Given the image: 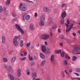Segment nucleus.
<instances>
[{"label": "nucleus", "mask_w": 80, "mask_h": 80, "mask_svg": "<svg viewBox=\"0 0 80 80\" xmlns=\"http://www.w3.org/2000/svg\"><path fill=\"white\" fill-rule=\"evenodd\" d=\"M10 72H11V73H14V71L13 70H10Z\"/></svg>", "instance_id": "603ef678"}, {"label": "nucleus", "mask_w": 80, "mask_h": 80, "mask_svg": "<svg viewBox=\"0 0 80 80\" xmlns=\"http://www.w3.org/2000/svg\"><path fill=\"white\" fill-rule=\"evenodd\" d=\"M47 79L48 80H50V78H49V77H48L47 78Z\"/></svg>", "instance_id": "13d9d810"}, {"label": "nucleus", "mask_w": 80, "mask_h": 80, "mask_svg": "<svg viewBox=\"0 0 80 80\" xmlns=\"http://www.w3.org/2000/svg\"><path fill=\"white\" fill-rule=\"evenodd\" d=\"M78 33H80V30L78 31Z\"/></svg>", "instance_id": "338daca9"}, {"label": "nucleus", "mask_w": 80, "mask_h": 80, "mask_svg": "<svg viewBox=\"0 0 80 80\" xmlns=\"http://www.w3.org/2000/svg\"><path fill=\"white\" fill-rule=\"evenodd\" d=\"M20 59L21 61H23V60H25L26 59V57H24L23 58H21Z\"/></svg>", "instance_id": "72a5a7b5"}, {"label": "nucleus", "mask_w": 80, "mask_h": 80, "mask_svg": "<svg viewBox=\"0 0 80 80\" xmlns=\"http://www.w3.org/2000/svg\"><path fill=\"white\" fill-rule=\"evenodd\" d=\"M40 20L41 22H44L45 20V16L44 15H42L40 17Z\"/></svg>", "instance_id": "423d86ee"}, {"label": "nucleus", "mask_w": 80, "mask_h": 80, "mask_svg": "<svg viewBox=\"0 0 80 80\" xmlns=\"http://www.w3.org/2000/svg\"><path fill=\"white\" fill-rule=\"evenodd\" d=\"M76 70H80V68H77L76 69Z\"/></svg>", "instance_id": "4d7b16f0"}, {"label": "nucleus", "mask_w": 80, "mask_h": 80, "mask_svg": "<svg viewBox=\"0 0 80 80\" xmlns=\"http://www.w3.org/2000/svg\"><path fill=\"white\" fill-rule=\"evenodd\" d=\"M15 28H17L18 30H19L20 32L22 33H24L23 30L20 28V26H19V25L18 24H15Z\"/></svg>", "instance_id": "20e7f679"}, {"label": "nucleus", "mask_w": 80, "mask_h": 80, "mask_svg": "<svg viewBox=\"0 0 80 80\" xmlns=\"http://www.w3.org/2000/svg\"><path fill=\"white\" fill-rule=\"evenodd\" d=\"M13 20L14 21H16V20H17V18H14L13 19Z\"/></svg>", "instance_id": "864d4df0"}, {"label": "nucleus", "mask_w": 80, "mask_h": 80, "mask_svg": "<svg viewBox=\"0 0 80 80\" xmlns=\"http://www.w3.org/2000/svg\"><path fill=\"white\" fill-rule=\"evenodd\" d=\"M63 63L65 65H67V61L64 60L63 62Z\"/></svg>", "instance_id": "a19ab883"}, {"label": "nucleus", "mask_w": 80, "mask_h": 80, "mask_svg": "<svg viewBox=\"0 0 80 80\" xmlns=\"http://www.w3.org/2000/svg\"><path fill=\"white\" fill-rule=\"evenodd\" d=\"M38 24L40 27L44 26V22L43 21H40L39 22Z\"/></svg>", "instance_id": "1a4fd4ad"}, {"label": "nucleus", "mask_w": 80, "mask_h": 80, "mask_svg": "<svg viewBox=\"0 0 80 80\" xmlns=\"http://www.w3.org/2000/svg\"><path fill=\"white\" fill-rule=\"evenodd\" d=\"M50 37H52L53 36V32H51L50 33Z\"/></svg>", "instance_id": "c03bdc74"}, {"label": "nucleus", "mask_w": 80, "mask_h": 80, "mask_svg": "<svg viewBox=\"0 0 80 80\" xmlns=\"http://www.w3.org/2000/svg\"><path fill=\"white\" fill-rule=\"evenodd\" d=\"M24 55H27V52H25L24 53Z\"/></svg>", "instance_id": "3c124183"}, {"label": "nucleus", "mask_w": 80, "mask_h": 80, "mask_svg": "<svg viewBox=\"0 0 80 80\" xmlns=\"http://www.w3.org/2000/svg\"><path fill=\"white\" fill-rule=\"evenodd\" d=\"M34 25L33 24L31 23L30 25V28L32 30H35V28H34Z\"/></svg>", "instance_id": "9b49d317"}, {"label": "nucleus", "mask_w": 80, "mask_h": 80, "mask_svg": "<svg viewBox=\"0 0 80 80\" xmlns=\"http://www.w3.org/2000/svg\"><path fill=\"white\" fill-rule=\"evenodd\" d=\"M18 76L19 77L22 75V71L21 70H18L17 71Z\"/></svg>", "instance_id": "9d476101"}, {"label": "nucleus", "mask_w": 80, "mask_h": 80, "mask_svg": "<svg viewBox=\"0 0 80 80\" xmlns=\"http://www.w3.org/2000/svg\"><path fill=\"white\" fill-rule=\"evenodd\" d=\"M7 61H8V59L6 58H3L2 60V62H7Z\"/></svg>", "instance_id": "a878e982"}, {"label": "nucleus", "mask_w": 80, "mask_h": 80, "mask_svg": "<svg viewBox=\"0 0 80 80\" xmlns=\"http://www.w3.org/2000/svg\"><path fill=\"white\" fill-rule=\"evenodd\" d=\"M62 7H67V5L66 4H62Z\"/></svg>", "instance_id": "79ce46f5"}, {"label": "nucleus", "mask_w": 80, "mask_h": 80, "mask_svg": "<svg viewBox=\"0 0 80 80\" xmlns=\"http://www.w3.org/2000/svg\"><path fill=\"white\" fill-rule=\"evenodd\" d=\"M32 76L33 78H35L36 77H37V73H36V72H32Z\"/></svg>", "instance_id": "f3484780"}, {"label": "nucleus", "mask_w": 80, "mask_h": 80, "mask_svg": "<svg viewBox=\"0 0 80 80\" xmlns=\"http://www.w3.org/2000/svg\"><path fill=\"white\" fill-rule=\"evenodd\" d=\"M67 16V13L66 12L64 11L62 13L61 15V17H62V18H65V17H66Z\"/></svg>", "instance_id": "0eeeda50"}, {"label": "nucleus", "mask_w": 80, "mask_h": 80, "mask_svg": "<svg viewBox=\"0 0 80 80\" xmlns=\"http://www.w3.org/2000/svg\"><path fill=\"white\" fill-rule=\"evenodd\" d=\"M62 75L63 77H65V73H64V71H62Z\"/></svg>", "instance_id": "58836bf2"}, {"label": "nucleus", "mask_w": 80, "mask_h": 80, "mask_svg": "<svg viewBox=\"0 0 80 80\" xmlns=\"http://www.w3.org/2000/svg\"><path fill=\"white\" fill-rule=\"evenodd\" d=\"M5 10H6V8H4L3 9V11H5Z\"/></svg>", "instance_id": "6e6d98bb"}, {"label": "nucleus", "mask_w": 80, "mask_h": 80, "mask_svg": "<svg viewBox=\"0 0 80 80\" xmlns=\"http://www.w3.org/2000/svg\"><path fill=\"white\" fill-rule=\"evenodd\" d=\"M59 38L62 39V40H63V39H64V37L63 35H59Z\"/></svg>", "instance_id": "c756f323"}, {"label": "nucleus", "mask_w": 80, "mask_h": 80, "mask_svg": "<svg viewBox=\"0 0 80 80\" xmlns=\"http://www.w3.org/2000/svg\"><path fill=\"white\" fill-rule=\"evenodd\" d=\"M6 5H9L10 3V1L9 0H8L6 2Z\"/></svg>", "instance_id": "473e14b6"}, {"label": "nucleus", "mask_w": 80, "mask_h": 80, "mask_svg": "<svg viewBox=\"0 0 80 80\" xmlns=\"http://www.w3.org/2000/svg\"><path fill=\"white\" fill-rule=\"evenodd\" d=\"M59 45H60V46H62V47H63V43L61 42L59 43Z\"/></svg>", "instance_id": "a18cd8bd"}, {"label": "nucleus", "mask_w": 80, "mask_h": 80, "mask_svg": "<svg viewBox=\"0 0 80 80\" xmlns=\"http://www.w3.org/2000/svg\"><path fill=\"white\" fill-rule=\"evenodd\" d=\"M67 24H69L70 23V20H68L67 21Z\"/></svg>", "instance_id": "09e8293b"}, {"label": "nucleus", "mask_w": 80, "mask_h": 80, "mask_svg": "<svg viewBox=\"0 0 80 80\" xmlns=\"http://www.w3.org/2000/svg\"><path fill=\"white\" fill-rule=\"evenodd\" d=\"M34 16L35 17H37V16H38V15L37 14V13L35 12L34 14Z\"/></svg>", "instance_id": "49530a36"}, {"label": "nucleus", "mask_w": 80, "mask_h": 80, "mask_svg": "<svg viewBox=\"0 0 80 80\" xmlns=\"http://www.w3.org/2000/svg\"><path fill=\"white\" fill-rule=\"evenodd\" d=\"M28 57L30 60L31 61L33 60V58H32V57L30 56V55H29Z\"/></svg>", "instance_id": "c9c22d12"}, {"label": "nucleus", "mask_w": 80, "mask_h": 80, "mask_svg": "<svg viewBox=\"0 0 80 80\" xmlns=\"http://www.w3.org/2000/svg\"><path fill=\"white\" fill-rule=\"evenodd\" d=\"M21 57H23V54H21Z\"/></svg>", "instance_id": "e2e57ef3"}, {"label": "nucleus", "mask_w": 80, "mask_h": 80, "mask_svg": "<svg viewBox=\"0 0 80 80\" xmlns=\"http://www.w3.org/2000/svg\"><path fill=\"white\" fill-rule=\"evenodd\" d=\"M16 80H20V79H19L18 78H16Z\"/></svg>", "instance_id": "680f3d73"}, {"label": "nucleus", "mask_w": 80, "mask_h": 80, "mask_svg": "<svg viewBox=\"0 0 80 80\" xmlns=\"http://www.w3.org/2000/svg\"><path fill=\"white\" fill-rule=\"evenodd\" d=\"M58 32H61V31H60V29H58Z\"/></svg>", "instance_id": "bf43d9fd"}, {"label": "nucleus", "mask_w": 80, "mask_h": 80, "mask_svg": "<svg viewBox=\"0 0 80 80\" xmlns=\"http://www.w3.org/2000/svg\"><path fill=\"white\" fill-rule=\"evenodd\" d=\"M18 38V36H16L13 39V44L15 47H18V42L17 41Z\"/></svg>", "instance_id": "f03ea898"}, {"label": "nucleus", "mask_w": 80, "mask_h": 80, "mask_svg": "<svg viewBox=\"0 0 80 80\" xmlns=\"http://www.w3.org/2000/svg\"><path fill=\"white\" fill-rule=\"evenodd\" d=\"M65 25H66V32H70L71 30H72V28H73V26L74 25V24L73 23H71L70 24V25L69 27H68V24H67V23H65Z\"/></svg>", "instance_id": "f257e3e1"}, {"label": "nucleus", "mask_w": 80, "mask_h": 80, "mask_svg": "<svg viewBox=\"0 0 80 80\" xmlns=\"http://www.w3.org/2000/svg\"><path fill=\"white\" fill-rule=\"evenodd\" d=\"M48 22H49V24H50V25H52V23L53 20L52 19H48Z\"/></svg>", "instance_id": "393cba45"}, {"label": "nucleus", "mask_w": 80, "mask_h": 80, "mask_svg": "<svg viewBox=\"0 0 80 80\" xmlns=\"http://www.w3.org/2000/svg\"><path fill=\"white\" fill-rule=\"evenodd\" d=\"M44 11L46 12H50V11L47 8H44Z\"/></svg>", "instance_id": "a211bd4d"}, {"label": "nucleus", "mask_w": 80, "mask_h": 80, "mask_svg": "<svg viewBox=\"0 0 80 80\" xmlns=\"http://www.w3.org/2000/svg\"><path fill=\"white\" fill-rule=\"evenodd\" d=\"M72 34L74 36H76V33L74 32H73Z\"/></svg>", "instance_id": "5fc2aeb1"}, {"label": "nucleus", "mask_w": 80, "mask_h": 80, "mask_svg": "<svg viewBox=\"0 0 80 80\" xmlns=\"http://www.w3.org/2000/svg\"><path fill=\"white\" fill-rule=\"evenodd\" d=\"M30 44H31V42H30L26 44V45H27V47H29L30 46Z\"/></svg>", "instance_id": "4c0bfd02"}, {"label": "nucleus", "mask_w": 80, "mask_h": 80, "mask_svg": "<svg viewBox=\"0 0 80 80\" xmlns=\"http://www.w3.org/2000/svg\"><path fill=\"white\" fill-rule=\"evenodd\" d=\"M42 50L43 52H46V47L44 45H42Z\"/></svg>", "instance_id": "6e6552de"}, {"label": "nucleus", "mask_w": 80, "mask_h": 80, "mask_svg": "<svg viewBox=\"0 0 80 80\" xmlns=\"http://www.w3.org/2000/svg\"><path fill=\"white\" fill-rule=\"evenodd\" d=\"M65 58L67 60H69V59H70V57L69 56L67 55V54L66 55Z\"/></svg>", "instance_id": "bb28decb"}, {"label": "nucleus", "mask_w": 80, "mask_h": 80, "mask_svg": "<svg viewBox=\"0 0 80 80\" xmlns=\"http://www.w3.org/2000/svg\"><path fill=\"white\" fill-rule=\"evenodd\" d=\"M67 43H72V41L71 40H67Z\"/></svg>", "instance_id": "e433bc0d"}, {"label": "nucleus", "mask_w": 80, "mask_h": 80, "mask_svg": "<svg viewBox=\"0 0 80 80\" xmlns=\"http://www.w3.org/2000/svg\"><path fill=\"white\" fill-rule=\"evenodd\" d=\"M2 43H5V36H2Z\"/></svg>", "instance_id": "f8f14e48"}, {"label": "nucleus", "mask_w": 80, "mask_h": 80, "mask_svg": "<svg viewBox=\"0 0 80 80\" xmlns=\"http://www.w3.org/2000/svg\"><path fill=\"white\" fill-rule=\"evenodd\" d=\"M37 47H39V44H38L37 45Z\"/></svg>", "instance_id": "0e129e2a"}, {"label": "nucleus", "mask_w": 80, "mask_h": 80, "mask_svg": "<svg viewBox=\"0 0 80 80\" xmlns=\"http://www.w3.org/2000/svg\"><path fill=\"white\" fill-rule=\"evenodd\" d=\"M41 38L43 40H48L50 38V35L47 34H43L41 36Z\"/></svg>", "instance_id": "7ed1b4c3"}, {"label": "nucleus", "mask_w": 80, "mask_h": 80, "mask_svg": "<svg viewBox=\"0 0 80 80\" xmlns=\"http://www.w3.org/2000/svg\"><path fill=\"white\" fill-rule=\"evenodd\" d=\"M65 21V20L64 19H63V18H62L61 19V23L62 24H63V23H64V22Z\"/></svg>", "instance_id": "c85d7f7f"}, {"label": "nucleus", "mask_w": 80, "mask_h": 80, "mask_svg": "<svg viewBox=\"0 0 80 80\" xmlns=\"http://www.w3.org/2000/svg\"><path fill=\"white\" fill-rule=\"evenodd\" d=\"M44 43H45V45H46H46H47V42L45 41L44 42Z\"/></svg>", "instance_id": "8fccbe9b"}, {"label": "nucleus", "mask_w": 80, "mask_h": 80, "mask_svg": "<svg viewBox=\"0 0 80 80\" xmlns=\"http://www.w3.org/2000/svg\"><path fill=\"white\" fill-rule=\"evenodd\" d=\"M54 55H52L51 57V62H53V61H54Z\"/></svg>", "instance_id": "aec40b11"}, {"label": "nucleus", "mask_w": 80, "mask_h": 80, "mask_svg": "<svg viewBox=\"0 0 80 80\" xmlns=\"http://www.w3.org/2000/svg\"><path fill=\"white\" fill-rule=\"evenodd\" d=\"M3 11V8L1 6H0V13H2Z\"/></svg>", "instance_id": "2f4dec72"}, {"label": "nucleus", "mask_w": 80, "mask_h": 80, "mask_svg": "<svg viewBox=\"0 0 80 80\" xmlns=\"http://www.w3.org/2000/svg\"><path fill=\"white\" fill-rule=\"evenodd\" d=\"M65 72H66V73H67V74H68V72H67V71H66V70H65Z\"/></svg>", "instance_id": "052dcab7"}, {"label": "nucleus", "mask_w": 80, "mask_h": 80, "mask_svg": "<svg viewBox=\"0 0 80 80\" xmlns=\"http://www.w3.org/2000/svg\"><path fill=\"white\" fill-rule=\"evenodd\" d=\"M74 73L75 74V75H76L77 76H79L80 75L79 74H78V73H77L76 72H74Z\"/></svg>", "instance_id": "de8ad7c7"}, {"label": "nucleus", "mask_w": 80, "mask_h": 80, "mask_svg": "<svg viewBox=\"0 0 80 80\" xmlns=\"http://www.w3.org/2000/svg\"><path fill=\"white\" fill-rule=\"evenodd\" d=\"M8 77H9V78H10L12 80H14V77H13V76L11 74H8Z\"/></svg>", "instance_id": "2eb2a0df"}, {"label": "nucleus", "mask_w": 80, "mask_h": 80, "mask_svg": "<svg viewBox=\"0 0 80 80\" xmlns=\"http://www.w3.org/2000/svg\"><path fill=\"white\" fill-rule=\"evenodd\" d=\"M27 10V8L25 6H23L22 8V10L23 11V12H25V11H26Z\"/></svg>", "instance_id": "412c9836"}, {"label": "nucleus", "mask_w": 80, "mask_h": 80, "mask_svg": "<svg viewBox=\"0 0 80 80\" xmlns=\"http://www.w3.org/2000/svg\"><path fill=\"white\" fill-rule=\"evenodd\" d=\"M30 74V71L27 70L26 74L28 76Z\"/></svg>", "instance_id": "7c9ffc66"}, {"label": "nucleus", "mask_w": 80, "mask_h": 80, "mask_svg": "<svg viewBox=\"0 0 80 80\" xmlns=\"http://www.w3.org/2000/svg\"><path fill=\"white\" fill-rule=\"evenodd\" d=\"M61 50H57L55 51V53H58V54H59L61 53Z\"/></svg>", "instance_id": "cd10ccee"}, {"label": "nucleus", "mask_w": 80, "mask_h": 80, "mask_svg": "<svg viewBox=\"0 0 80 80\" xmlns=\"http://www.w3.org/2000/svg\"><path fill=\"white\" fill-rule=\"evenodd\" d=\"M20 45L21 47H23V41L21 40L20 41Z\"/></svg>", "instance_id": "5701e85b"}, {"label": "nucleus", "mask_w": 80, "mask_h": 80, "mask_svg": "<svg viewBox=\"0 0 80 80\" xmlns=\"http://www.w3.org/2000/svg\"><path fill=\"white\" fill-rule=\"evenodd\" d=\"M75 54H80V52H78L77 53H75Z\"/></svg>", "instance_id": "69168bd1"}, {"label": "nucleus", "mask_w": 80, "mask_h": 80, "mask_svg": "<svg viewBox=\"0 0 80 80\" xmlns=\"http://www.w3.org/2000/svg\"><path fill=\"white\" fill-rule=\"evenodd\" d=\"M40 56L42 59H45V55H44L42 53H40Z\"/></svg>", "instance_id": "4468645a"}, {"label": "nucleus", "mask_w": 80, "mask_h": 80, "mask_svg": "<svg viewBox=\"0 0 80 80\" xmlns=\"http://www.w3.org/2000/svg\"><path fill=\"white\" fill-rule=\"evenodd\" d=\"M12 16H13V17H15L17 16V15H16V14H15L14 13L12 12Z\"/></svg>", "instance_id": "37998d69"}, {"label": "nucleus", "mask_w": 80, "mask_h": 80, "mask_svg": "<svg viewBox=\"0 0 80 80\" xmlns=\"http://www.w3.org/2000/svg\"><path fill=\"white\" fill-rule=\"evenodd\" d=\"M74 49L77 52H80V47L77 46H75L74 47Z\"/></svg>", "instance_id": "39448f33"}, {"label": "nucleus", "mask_w": 80, "mask_h": 80, "mask_svg": "<svg viewBox=\"0 0 80 80\" xmlns=\"http://www.w3.org/2000/svg\"><path fill=\"white\" fill-rule=\"evenodd\" d=\"M23 3H20L19 7V8H22V6L23 5Z\"/></svg>", "instance_id": "ea45409f"}, {"label": "nucleus", "mask_w": 80, "mask_h": 80, "mask_svg": "<svg viewBox=\"0 0 80 80\" xmlns=\"http://www.w3.org/2000/svg\"><path fill=\"white\" fill-rule=\"evenodd\" d=\"M32 80H36V79H35V78H34L32 79Z\"/></svg>", "instance_id": "774afa93"}, {"label": "nucleus", "mask_w": 80, "mask_h": 80, "mask_svg": "<svg viewBox=\"0 0 80 80\" xmlns=\"http://www.w3.org/2000/svg\"><path fill=\"white\" fill-rule=\"evenodd\" d=\"M46 63V61L45 60H44L41 62V66H43V65H45Z\"/></svg>", "instance_id": "6ab92c4d"}, {"label": "nucleus", "mask_w": 80, "mask_h": 80, "mask_svg": "<svg viewBox=\"0 0 80 80\" xmlns=\"http://www.w3.org/2000/svg\"><path fill=\"white\" fill-rule=\"evenodd\" d=\"M16 59H17V58H16V57H13L12 58L11 62L12 63H13L15 62V61L16 60Z\"/></svg>", "instance_id": "ddd939ff"}, {"label": "nucleus", "mask_w": 80, "mask_h": 80, "mask_svg": "<svg viewBox=\"0 0 80 80\" xmlns=\"http://www.w3.org/2000/svg\"><path fill=\"white\" fill-rule=\"evenodd\" d=\"M65 53H66L65 52H62L61 53V57H64V56H65Z\"/></svg>", "instance_id": "b1692460"}, {"label": "nucleus", "mask_w": 80, "mask_h": 80, "mask_svg": "<svg viewBox=\"0 0 80 80\" xmlns=\"http://www.w3.org/2000/svg\"><path fill=\"white\" fill-rule=\"evenodd\" d=\"M30 17L29 15H27L25 16V18L26 20H29Z\"/></svg>", "instance_id": "4be33fe9"}, {"label": "nucleus", "mask_w": 80, "mask_h": 80, "mask_svg": "<svg viewBox=\"0 0 80 80\" xmlns=\"http://www.w3.org/2000/svg\"><path fill=\"white\" fill-rule=\"evenodd\" d=\"M57 24L56 23H54L53 24L52 27V29L53 30H55V29H56L57 28Z\"/></svg>", "instance_id": "dca6fc26"}, {"label": "nucleus", "mask_w": 80, "mask_h": 80, "mask_svg": "<svg viewBox=\"0 0 80 80\" xmlns=\"http://www.w3.org/2000/svg\"><path fill=\"white\" fill-rule=\"evenodd\" d=\"M77 59V57L75 56H73L72 59V61H75Z\"/></svg>", "instance_id": "f704fd0d"}]
</instances>
